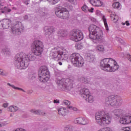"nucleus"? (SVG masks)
I'll return each instance as SVG.
<instances>
[{
	"label": "nucleus",
	"mask_w": 131,
	"mask_h": 131,
	"mask_svg": "<svg viewBox=\"0 0 131 131\" xmlns=\"http://www.w3.org/2000/svg\"><path fill=\"white\" fill-rule=\"evenodd\" d=\"M82 10L84 13H88L89 12V7L86 6V5L84 4L82 7H81Z\"/></svg>",
	"instance_id": "c756f323"
},
{
	"label": "nucleus",
	"mask_w": 131,
	"mask_h": 131,
	"mask_svg": "<svg viewBox=\"0 0 131 131\" xmlns=\"http://www.w3.org/2000/svg\"><path fill=\"white\" fill-rule=\"evenodd\" d=\"M63 103L64 104V105H67V106H69V105H70V101L67 100H64L63 101Z\"/></svg>",
	"instance_id": "e433bc0d"
},
{
	"label": "nucleus",
	"mask_w": 131,
	"mask_h": 131,
	"mask_svg": "<svg viewBox=\"0 0 131 131\" xmlns=\"http://www.w3.org/2000/svg\"><path fill=\"white\" fill-rule=\"evenodd\" d=\"M112 6L114 9H118V8L120 7V4L119 3V2H116L113 3Z\"/></svg>",
	"instance_id": "72a5a7b5"
},
{
	"label": "nucleus",
	"mask_w": 131,
	"mask_h": 131,
	"mask_svg": "<svg viewBox=\"0 0 131 131\" xmlns=\"http://www.w3.org/2000/svg\"><path fill=\"white\" fill-rule=\"evenodd\" d=\"M2 113V110H0V114Z\"/></svg>",
	"instance_id": "4d7b16f0"
},
{
	"label": "nucleus",
	"mask_w": 131,
	"mask_h": 131,
	"mask_svg": "<svg viewBox=\"0 0 131 131\" xmlns=\"http://www.w3.org/2000/svg\"><path fill=\"white\" fill-rule=\"evenodd\" d=\"M111 18L112 20L115 21V22L118 21V16L115 14V13L114 12H112V14H111Z\"/></svg>",
	"instance_id": "393cba45"
},
{
	"label": "nucleus",
	"mask_w": 131,
	"mask_h": 131,
	"mask_svg": "<svg viewBox=\"0 0 131 131\" xmlns=\"http://www.w3.org/2000/svg\"><path fill=\"white\" fill-rule=\"evenodd\" d=\"M89 37L91 39L100 40L103 38V31L95 25H91L89 27Z\"/></svg>",
	"instance_id": "20e7f679"
},
{
	"label": "nucleus",
	"mask_w": 131,
	"mask_h": 131,
	"mask_svg": "<svg viewBox=\"0 0 131 131\" xmlns=\"http://www.w3.org/2000/svg\"><path fill=\"white\" fill-rule=\"evenodd\" d=\"M30 111L32 113H34V114H37V115L39 114L40 115H44V114H45L44 112H40L35 110H31Z\"/></svg>",
	"instance_id": "cd10ccee"
},
{
	"label": "nucleus",
	"mask_w": 131,
	"mask_h": 131,
	"mask_svg": "<svg viewBox=\"0 0 131 131\" xmlns=\"http://www.w3.org/2000/svg\"><path fill=\"white\" fill-rule=\"evenodd\" d=\"M102 20L104 23L106 30H107V31H108L109 27H108V24H107V20L106 19V18H105V16H102Z\"/></svg>",
	"instance_id": "bb28decb"
},
{
	"label": "nucleus",
	"mask_w": 131,
	"mask_h": 131,
	"mask_svg": "<svg viewBox=\"0 0 131 131\" xmlns=\"http://www.w3.org/2000/svg\"><path fill=\"white\" fill-rule=\"evenodd\" d=\"M49 3H50L52 5H56V4H58L60 0H47Z\"/></svg>",
	"instance_id": "473e14b6"
},
{
	"label": "nucleus",
	"mask_w": 131,
	"mask_h": 131,
	"mask_svg": "<svg viewBox=\"0 0 131 131\" xmlns=\"http://www.w3.org/2000/svg\"><path fill=\"white\" fill-rule=\"evenodd\" d=\"M8 85H10V86H11V88H13V89H14V90H20V89L18 88H16L15 87V86L14 85H11V84L10 83H8Z\"/></svg>",
	"instance_id": "79ce46f5"
},
{
	"label": "nucleus",
	"mask_w": 131,
	"mask_h": 131,
	"mask_svg": "<svg viewBox=\"0 0 131 131\" xmlns=\"http://www.w3.org/2000/svg\"><path fill=\"white\" fill-rule=\"evenodd\" d=\"M125 24L127 26H129V22L128 21H126Z\"/></svg>",
	"instance_id": "8fccbe9b"
},
{
	"label": "nucleus",
	"mask_w": 131,
	"mask_h": 131,
	"mask_svg": "<svg viewBox=\"0 0 131 131\" xmlns=\"http://www.w3.org/2000/svg\"><path fill=\"white\" fill-rule=\"evenodd\" d=\"M113 113L116 116H118L119 115H121V114L123 113V110L121 109H116L113 111Z\"/></svg>",
	"instance_id": "b1692460"
},
{
	"label": "nucleus",
	"mask_w": 131,
	"mask_h": 131,
	"mask_svg": "<svg viewBox=\"0 0 131 131\" xmlns=\"http://www.w3.org/2000/svg\"><path fill=\"white\" fill-rule=\"evenodd\" d=\"M94 8H91L90 9H88V12H89V13H93L94 12Z\"/></svg>",
	"instance_id": "37998d69"
},
{
	"label": "nucleus",
	"mask_w": 131,
	"mask_h": 131,
	"mask_svg": "<svg viewBox=\"0 0 131 131\" xmlns=\"http://www.w3.org/2000/svg\"><path fill=\"white\" fill-rule=\"evenodd\" d=\"M33 78H35V76H33V78H32V79H33Z\"/></svg>",
	"instance_id": "6e6d98bb"
},
{
	"label": "nucleus",
	"mask_w": 131,
	"mask_h": 131,
	"mask_svg": "<svg viewBox=\"0 0 131 131\" xmlns=\"http://www.w3.org/2000/svg\"><path fill=\"white\" fill-rule=\"evenodd\" d=\"M91 20L93 21V22H96V18H94V17H92V18H91Z\"/></svg>",
	"instance_id": "de8ad7c7"
},
{
	"label": "nucleus",
	"mask_w": 131,
	"mask_h": 131,
	"mask_svg": "<svg viewBox=\"0 0 131 131\" xmlns=\"http://www.w3.org/2000/svg\"><path fill=\"white\" fill-rule=\"evenodd\" d=\"M4 13H5V12H7L8 13H10V12H11V10L6 7H4Z\"/></svg>",
	"instance_id": "58836bf2"
},
{
	"label": "nucleus",
	"mask_w": 131,
	"mask_h": 131,
	"mask_svg": "<svg viewBox=\"0 0 131 131\" xmlns=\"http://www.w3.org/2000/svg\"><path fill=\"white\" fill-rule=\"evenodd\" d=\"M54 103H60V102H59V100H54Z\"/></svg>",
	"instance_id": "09e8293b"
},
{
	"label": "nucleus",
	"mask_w": 131,
	"mask_h": 131,
	"mask_svg": "<svg viewBox=\"0 0 131 131\" xmlns=\"http://www.w3.org/2000/svg\"><path fill=\"white\" fill-rule=\"evenodd\" d=\"M8 110L10 112H16L18 110V107L11 105L8 108Z\"/></svg>",
	"instance_id": "a878e982"
},
{
	"label": "nucleus",
	"mask_w": 131,
	"mask_h": 131,
	"mask_svg": "<svg viewBox=\"0 0 131 131\" xmlns=\"http://www.w3.org/2000/svg\"><path fill=\"white\" fill-rule=\"evenodd\" d=\"M74 129V127L71 125H68L65 127L66 131H73Z\"/></svg>",
	"instance_id": "c85d7f7f"
},
{
	"label": "nucleus",
	"mask_w": 131,
	"mask_h": 131,
	"mask_svg": "<svg viewBox=\"0 0 131 131\" xmlns=\"http://www.w3.org/2000/svg\"><path fill=\"white\" fill-rule=\"evenodd\" d=\"M35 59L32 54L26 55L24 53L17 54L15 56L14 64L18 69H26L29 65L30 61H33Z\"/></svg>",
	"instance_id": "f257e3e1"
},
{
	"label": "nucleus",
	"mask_w": 131,
	"mask_h": 131,
	"mask_svg": "<svg viewBox=\"0 0 131 131\" xmlns=\"http://www.w3.org/2000/svg\"><path fill=\"white\" fill-rule=\"evenodd\" d=\"M57 84L61 86V89L64 90H70L73 87L74 84V79H62L61 80H58L56 82Z\"/></svg>",
	"instance_id": "6e6552de"
},
{
	"label": "nucleus",
	"mask_w": 131,
	"mask_h": 131,
	"mask_svg": "<svg viewBox=\"0 0 131 131\" xmlns=\"http://www.w3.org/2000/svg\"><path fill=\"white\" fill-rule=\"evenodd\" d=\"M71 61L73 64L77 67H82L83 64H84V61L83 58L80 57L79 54L73 53L71 56Z\"/></svg>",
	"instance_id": "9d476101"
},
{
	"label": "nucleus",
	"mask_w": 131,
	"mask_h": 131,
	"mask_svg": "<svg viewBox=\"0 0 131 131\" xmlns=\"http://www.w3.org/2000/svg\"><path fill=\"white\" fill-rule=\"evenodd\" d=\"M4 52H5V54H6V55H10V51H9L8 49L6 50H3L2 51V53H4Z\"/></svg>",
	"instance_id": "a19ab883"
},
{
	"label": "nucleus",
	"mask_w": 131,
	"mask_h": 131,
	"mask_svg": "<svg viewBox=\"0 0 131 131\" xmlns=\"http://www.w3.org/2000/svg\"><path fill=\"white\" fill-rule=\"evenodd\" d=\"M105 102L107 105L112 107L118 108V106L122 104V98L117 95H112L106 98Z\"/></svg>",
	"instance_id": "423d86ee"
},
{
	"label": "nucleus",
	"mask_w": 131,
	"mask_h": 131,
	"mask_svg": "<svg viewBox=\"0 0 131 131\" xmlns=\"http://www.w3.org/2000/svg\"><path fill=\"white\" fill-rule=\"evenodd\" d=\"M119 122L123 125H128L131 123V115H124L119 118Z\"/></svg>",
	"instance_id": "ddd939ff"
},
{
	"label": "nucleus",
	"mask_w": 131,
	"mask_h": 131,
	"mask_svg": "<svg viewBox=\"0 0 131 131\" xmlns=\"http://www.w3.org/2000/svg\"><path fill=\"white\" fill-rule=\"evenodd\" d=\"M67 33L68 32H67V31H65L64 30H59L57 33V35L59 37H64V36H67Z\"/></svg>",
	"instance_id": "412c9836"
},
{
	"label": "nucleus",
	"mask_w": 131,
	"mask_h": 131,
	"mask_svg": "<svg viewBox=\"0 0 131 131\" xmlns=\"http://www.w3.org/2000/svg\"><path fill=\"white\" fill-rule=\"evenodd\" d=\"M84 100H85V101L89 102V103H93V102H94V96L90 94L88 95L87 97L84 98Z\"/></svg>",
	"instance_id": "5701e85b"
},
{
	"label": "nucleus",
	"mask_w": 131,
	"mask_h": 131,
	"mask_svg": "<svg viewBox=\"0 0 131 131\" xmlns=\"http://www.w3.org/2000/svg\"><path fill=\"white\" fill-rule=\"evenodd\" d=\"M4 6H2V4H0V13H5V11H4Z\"/></svg>",
	"instance_id": "ea45409f"
},
{
	"label": "nucleus",
	"mask_w": 131,
	"mask_h": 131,
	"mask_svg": "<svg viewBox=\"0 0 131 131\" xmlns=\"http://www.w3.org/2000/svg\"><path fill=\"white\" fill-rule=\"evenodd\" d=\"M68 53L67 50L64 47H56L52 50L50 56L55 61H61L68 59Z\"/></svg>",
	"instance_id": "7ed1b4c3"
},
{
	"label": "nucleus",
	"mask_w": 131,
	"mask_h": 131,
	"mask_svg": "<svg viewBox=\"0 0 131 131\" xmlns=\"http://www.w3.org/2000/svg\"><path fill=\"white\" fill-rule=\"evenodd\" d=\"M96 14L97 15V16H100V15H101V12L99 10H96Z\"/></svg>",
	"instance_id": "c03bdc74"
},
{
	"label": "nucleus",
	"mask_w": 131,
	"mask_h": 131,
	"mask_svg": "<svg viewBox=\"0 0 131 131\" xmlns=\"http://www.w3.org/2000/svg\"><path fill=\"white\" fill-rule=\"evenodd\" d=\"M80 94L81 95L82 98H83V99H84L85 98H88V96L89 95H91V92L88 89L84 88L80 90Z\"/></svg>",
	"instance_id": "f3484780"
},
{
	"label": "nucleus",
	"mask_w": 131,
	"mask_h": 131,
	"mask_svg": "<svg viewBox=\"0 0 131 131\" xmlns=\"http://www.w3.org/2000/svg\"><path fill=\"white\" fill-rule=\"evenodd\" d=\"M8 106H9V104H8V103H4L3 104V107H4V108H7V107H8Z\"/></svg>",
	"instance_id": "a18cd8bd"
},
{
	"label": "nucleus",
	"mask_w": 131,
	"mask_h": 131,
	"mask_svg": "<svg viewBox=\"0 0 131 131\" xmlns=\"http://www.w3.org/2000/svg\"><path fill=\"white\" fill-rule=\"evenodd\" d=\"M25 4L26 5H28L29 3H28V1H26V2H25Z\"/></svg>",
	"instance_id": "603ef678"
},
{
	"label": "nucleus",
	"mask_w": 131,
	"mask_h": 131,
	"mask_svg": "<svg viewBox=\"0 0 131 131\" xmlns=\"http://www.w3.org/2000/svg\"><path fill=\"white\" fill-rule=\"evenodd\" d=\"M2 126H5V123L4 122L0 123V127H2Z\"/></svg>",
	"instance_id": "49530a36"
},
{
	"label": "nucleus",
	"mask_w": 131,
	"mask_h": 131,
	"mask_svg": "<svg viewBox=\"0 0 131 131\" xmlns=\"http://www.w3.org/2000/svg\"><path fill=\"white\" fill-rule=\"evenodd\" d=\"M76 48L78 50H81V49H82V48H83V46H82V45H81V44L78 43L76 46Z\"/></svg>",
	"instance_id": "f704fd0d"
},
{
	"label": "nucleus",
	"mask_w": 131,
	"mask_h": 131,
	"mask_svg": "<svg viewBox=\"0 0 131 131\" xmlns=\"http://www.w3.org/2000/svg\"><path fill=\"white\" fill-rule=\"evenodd\" d=\"M8 73H6L5 71H4L2 69H0V75L5 76L7 75Z\"/></svg>",
	"instance_id": "4c0bfd02"
},
{
	"label": "nucleus",
	"mask_w": 131,
	"mask_h": 131,
	"mask_svg": "<svg viewBox=\"0 0 131 131\" xmlns=\"http://www.w3.org/2000/svg\"><path fill=\"white\" fill-rule=\"evenodd\" d=\"M68 2H69L70 3H73V2H74V0H68Z\"/></svg>",
	"instance_id": "3c124183"
},
{
	"label": "nucleus",
	"mask_w": 131,
	"mask_h": 131,
	"mask_svg": "<svg viewBox=\"0 0 131 131\" xmlns=\"http://www.w3.org/2000/svg\"><path fill=\"white\" fill-rule=\"evenodd\" d=\"M45 33L46 34H51V33H53V32H55V28L52 27L49 29L48 27H46L45 28Z\"/></svg>",
	"instance_id": "aec40b11"
},
{
	"label": "nucleus",
	"mask_w": 131,
	"mask_h": 131,
	"mask_svg": "<svg viewBox=\"0 0 131 131\" xmlns=\"http://www.w3.org/2000/svg\"><path fill=\"white\" fill-rule=\"evenodd\" d=\"M39 80L41 82H47L50 79V72L46 66L40 67L39 72Z\"/></svg>",
	"instance_id": "1a4fd4ad"
},
{
	"label": "nucleus",
	"mask_w": 131,
	"mask_h": 131,
	"mask_svg": "<svg viewBox=\"0 0 131 131\" xmlns=\"http://www.w3.org/2000/svg\"><path fill=\"white\" fill-rule=\"evenodd\" d=\"M70 38L74 41H80L83 39V34L78 30H73L70 34Z\"/></svg>",
	"instance_id": "f8f14e48"
},
{
	"label": "nucleus",
	"mask_w": 131,
	"mask_h": 131,
	"mask_svg": "<svg viewBox=\"0 0 131 131\" xmlns=\"http://www.w3.org/2000/svg\"><path fill=\"white\" fill-rule=\"evenodd\" d=\"M96 50L98 52H100V53H104L105 52V47L102 45H97L96 47Z\"/></svg>",
	"instance_id": "4be33fe9"
},
{
	"label": "nucleus",
	"mask_w": 131,
	"mask_h": 131,
	"mask_svg": "<svg viewBox=\"0 0 131 131\" xmlns=\"http://www.w3.org/2000/svg\"><path fill=\"white\" fill-rule=\"evenodd\" d=\"M100 66L103 70L107 72H115L119 68L117 62L111 58L102 59L100 62Z\"/></svg>",
	"instance_id": "f03ea898"
},
{
	"label": "nucleus",
	"mask_w": 131,
	"mask_h": 131,
	"mask_svg": "<svg viewBox=\"0 0 131 131\" xmlns=\"http://www.w3.org/2000/svg\"><path fill=\"white\" fill-rule=\"evenodd\" d=\"M78 80V81H80V82H84L85 83H88V79L82 77H79Z\"/></svg>",
	"instance_id": "7c9ffc66"
},
{
	"label": "nucleus",
	"mask_w": 131,
	"mask_h": 131,
	"mask_svg": "<svg viewBox=\"0 0 131 131\" xmlns=\"http://www.w3.org/2000/svg\"><path fill=\"white\" fill-rule=\"evenodd\" d=\"M43 43L40 41H35L31 46L32 53L35 56H40L43 52Z\"/></svg>",
	"instance_id": "0eeeda50"
},
{
	"label": "nucleus",
	"mask_w": 131,
	"mask_h": 131,
	"mask_svg": "<svg viewBox=\"0 0 131 131\" xmlns=\"http://www.w3.org/2000/svg\"><path fill=\"white\" fill-rule=\"evenodd\" d=\"M122 25H125V23H122Z\"/></svg>",
	"instance_id": "5fc2aeb1"
},
{
	"label": "nucleus",
	"mask_w": 131,
	"mask_h": 131,
	"mask_svg": "<svg viewBox=\"0 0 131 131\" xmlns=\"http://www.w3.org/2000/svg\"><path fill=\"white\" fill-rule=\"evenodd\" d=\"M74 123H78L82 125H85L89 123V120L85 118L79 117L76 118L74 121Z\"/></svg>",
	"instance_id": "dca6fc26"
},
{
	"label": "nucleus",
	"mask_w": 131,
	"mask_h": 131,
	"mask_svg": "<svg viewBox=\"0 0 131 131\" xmlns=\"http://www.w3.org/2000/svg\"><path fill=\"white\" fill-rule=\"evenodd\" d=\"M112 118L109 116L108 114H106L105 112H100L98 115L95 116V120L99 125L105 126L107 124L111 123Z\"/></svg>",
	"instance_id": "39448f33"
},
{
	"label": "nucleus",
	"mask_w": 131,
	"mask_h": 131,
	"mask_svg": "<svg viewBox=\"0 0 131 131\" xmlns=\"http://www.w3.org/2000/svg\"><path fill=\"white\" fill-rule=\"evenodd\" d=\"M58 64H59V65H60L61 66H62V62L60 61V62H58Z\"/></svg>",
	"instance_id": "864d4df0"
},
{
	"label": "nucleus",
	"mask_w": 131,
	"mask_h": 131,
	"mask_svg": "<svg viewBox=\"0 0 131 131\" xmlns=\"http://www.w3.org/2000/svg\"><path fill=\"white\" fill-rule=\"evenodd\" d=\"M55 14L57 17L61 18V19H68L70 16L69 11L62 7H59L57 9L56 11H55Z\"/></svg>",
	"instance_id": "9b49d317"
},
{
	"label": "nucleus",
	"mask_w": 131,
	"mask_h": 131,
	"mask_svg": "<svg viewBox=\"0 0 131 131\" xmlns=\"http://www.w3.org/2000/svg\"><path fill=\"white\" fill-rule=\"evenodd\" d=\"M23 26H22V23L21 22H18L14 27H12L11 28L12 31L14 33V34H16V35H19L21 32H20V30H23Z\"/></svg>",
	"instance_id": "2eb2a0df"
},
{
	"label": "nucleus",
	"mask_w": 131,
	"mask_h": 131,
	"mask_svg": "<svg viewBox=\"0 0 131 131\" xmlns=\"http://www.w3.org/2000/svg\"><path fill=\"white\" fill-rule=\"evenodd\" d=\"M58 114L61 115L62 116H65L67 114V110L66 108L61 107L58 110Z\"/></svg>",
	"instance_id": "6ab92c4d"
},
{
	"label": "nucleus",
	"mask_w": 131,
	"mask_h": 131,
	"mask_svg": "<svg viewBox=\"0 0 131 131\" xmlns=\"http://www.w3.org/2000/svg\"><path fill=\"white\" fill-rule=\"evenodd\" d=\"M12 23L11 19L6 18L0 21V29H7Z\"/></svg>",
	"instance_id": "4468645a"
},
{
	"label": "nucleus",
	"mask_w": 131,
	"mask_h": 131,
	"mask_svg": "<svg viewBox=\"0 0 131 131\" xmlns=\"http://www.w3.org/2000/svg\"><path fill=\"white\" fill-rule=\"evenodd\" d=\"M120 131H131V126L122 127L120 129Z\"/></svg>",
	"instance_id": "2f4dec72"
},
{
	"label": "nucleus",
	"mask_w": 131,
	"mask_h": 131,
	"mask_svg": "<svg viewBox=\"0 0 131 131\" xmlns=\"http://www.w3.org/2000/svg\"><path fill=\"white\" fill-rule=\"evenodd\" d=\"M90 3L94 7H102L103 5V2L100 0H90Z\"/></svg>",
	"instance_id": "a211bd4d"
},
{
	"label": "nucleus",
	"mask_w": 131,
	"mask_h": 131,
	"mask_svg": "<svg viewBox=\"0 0 131 131\" xmlns=\"http://www.w3.org/2000/svg\"><path fill=\"white\" fill-rule=\"evenodd\" d=\"M67 108H68V109H70V110H73V111H77V108L73 107L72 106H67Z\"/></svg>",
	"instance_id": "c9c22d12"
}]
</instances>
